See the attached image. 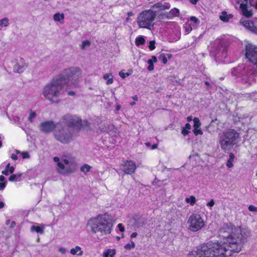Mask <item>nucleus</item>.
Listing matches in <instances>:
<instances>
[{"label": "nucleus", "instance_id": "1", "mask_svg": "<svg viewBox=\"0 0 257 257\" xmlns=\"http://www.w3.org/2000/svg\"><path fill=\"white\" fill-rule=\"evenodd\" d=\"M219 236L224 240L222 244L209 242L204 244L196 250L189 252L188 257H225L238 253L243 247L250 231L231 223L224 224L218 231Z\"/></svg>", "mask_w": 257, "mask_h": 257}, {"label": "nucleus", "instance_id": "2", "mask_svg": "<svg viewBox=\"0 0 257 257\" xmlns=\"http://www.w3.org/2000/svg\"><path fill=\"white\" fill-rule=\"evenodd\" d=\"M87 225L91 231L94 233H100L102 235H106L110 233L112 223L106 214L99 215L97 217L90 219Z\"/></svg>", "mask_w": 257, "mask_h": 257}, {"label": "nucleus", "instance_id": "3", "mask_svg": "<svg viewBox=\"0 0 257 257\" xmlns=\"http://www.w3.org/2000/svg\"><path fill=\"white\" fill-rule=\"evenodd\" d=\"M64 84L57 77L46 85L43 90L44 97L51 102H58V97L63 92Z\"/></svg>", "mask_w": 257, "mask_h": 257}, {"label": "nucleus", "instance_id": "4", "mask_svg": "<svg viewBox=\"0 0 257 257\" xmlns=\"http://www.w3.org/2000/svg\"><path fill=\"white\" fill-rule=\"evenodd\" d=\"M239 134L234 129H228L219 135L218 143L221 149L229 153L236 145L239 139Z\"/></svg>", "mask_w": 257, "mask_h": 257}, {"label": "nucleus", "instance_id": "5", "mask_svg": "<svg viewBox=\"0 0 257 257\" xmlns=\"http://www.w3.org/2000/svg\"><path fill=\"white\" fill-rule=\"evenodd\" d=\"M81 70L77 67H71L64 69L57 77L64 84H73L81 76Z\"/></svg>", "mask_w": 257, "mask_h": 257}, {"label": "nucleus", "instance_id": "6", "mask_svg": "<svg viewBox=\"0 0 257 257\" xmlns=\"http://www.w3.org/2000/svg\"><path fill=\"white\" fill-rule=\"evenodd\" d=\"M156 17V12L152 9L143 11L137 18V23L139 28L151 30L154 27L153 22Z\"/></svg>", "mask_w": 257, "mask_h": 257}, {"label": "nucleus", "instance_id": "7", "mask_svg": "<svg viewBox=\"0 0 257 257\" xmlns=\"http://www.w3.org/2000/svg\"><path fill=\"white\" fill-rule=\"evenodd\" d=\"M78 134L73 128L63 127L61 129L57 128L54 134L55 139L63 144L69 143L73 137L77 136Z\"/></svg>", "mask_w": 257, "mask_h": 257}, {"label": "nucleus", "instance_id": "8", "mask_svg": "<svg viewBox=\"0 0 257 257\" xmlns=\"http://www.w3.org/2000/svg\"><path fill=\"white\" fill-rule=\"evenodd\" d=\"M62 122L67 125L68 128H73L78 133L82 128V119L76 115L66 114L62 117Z\"/></svg>", "mask_w": 257, "mask_h": 257}, {"label": "nucleus", "instance_id": "9", "mask_svg": "<svg viewBox=\"0 0 257 257\" xmlns=\"http://www.w3.org/2000/svg\"><path fill=\"white\" fill-rule=\"evenodd\" d=\"M189 230L196 232L200 230L204 226V222L201 216L197 214H193L189 218L187 222Z\"/></svg>", "mask_w": 257, "mask_h": 257}, {"label": "nucleus", "instance_id": "10", "mask_svg": "<svg viewBox=\"0 0 257 257\" xmlns=\"http://www.w3.org/2000/svg\"><path fill=\"white\" fill-rule=\"evenodd\" d=\"M245 56L249 62L251 63L257 71V46L248 44L245 46Z\"/></svg>", "mask_w": 257, "mask_h": 257}, {"label": "nucleus", "instance_id": "11", "mask_svg": "<svg viewBox=\"0 0 257 257\" xmlns=\"http://www.w3.org/2000/svg\"><path fill=\"white\" fill-rule=\"evenodd\" d=\"M240 74L241 80L245 83L251 84L255 80L257 71L256 69L245 68L242 67Z\"/></svg>", "mask_w": 257, "mask_h": 257}, {"label": "nucleus", "instance_id": "12", "mask_svg": "<svg viewBox=\"0 0 257 257\" xmlns=\"http://www.w3.org/2000/svg\"><path fill=\"white\" fill-rule=\"evenodd\" d=\"M62 160L64 164V172L71 173L74 172L76 168L75 158L71 156H64Z\"/></svg>", "mask_w": 257, "mask_h": 257}, {"label": "nucleus", "instance_id": "13", "mask_svg": "<svg viewBox=\"0 0 257 257\" xmlns=\"http://www.w3.org/2000/svg\"><path fill=\"white\" fill-rule=\"evenodd\" d=\"M55 128H58L54 121L52 120L45 121L41 122L39 125L41 132L48 134L52 132Z\"/></svg>", "mask_w": 257, "mask_h": 257}, {"label": "nucleus", "instance_id": "14", "mask_svg": "<svg viewBox=\"0 0 257 257\" xmlns=\"http://www.w3.org/2000/svg\"><path fill=\"white\" fill-rule=\"evenodd\" d=\"M122 167V171L127 174L134 173L137 168L135 163L132 161L125 162Z\"/></svg>", "mask_w": 257, "mask_h": 257}, {"label": "nucleus", "instance_id": "15", "mask_svg": "<svg viewBox=\"0 0 257 257\" xmlns=\"http://www.w3.org/2000/svg\"><path fill=\"white\" fill-rule=\"evenodd\" d=\"M27 67V64L25 63V60L21 58L20 60L14 65L13 70L15 72L21 73Z\"/></svg>", "mask_w": 257, "mask_h": 257}, {"label": "nucleus", "instance_id": "16", "mask_svg": "<svg viewBox=\"0 0 257 257\" xmlns=\"http://www.w3.org/2000/svg\"><path fill=\"white\" fill-rule=\"evenodd\" d=\"M171 6L169 3H161L158 2L152 6L151 9L154 11V10H156L154 12L158 13L161 11H164L166 10H168L170 8Z\"/></svg>", "mask_w": 257, "mask_h": 257}, {"label": "nucleus", "instance_id": "17", "mask_svg": "<svg viewBox=\"0 0 257 257\" xmlns=\"http://www.w3.org/2000/svg\"><path fill=\"white\" fill-rule=\"evenodd\" d=\"M193 132L195 136L198 135H202L203 132L200 128L201 123L198 117H194L193 119Z\"/></svg>", "mask_w": 257, "mask_h": 257}, {"label": "nucleus", "instance_id": "18", "mask_svg": "<svg viewBox=\"0 0 257 257\" xmlns=\"http://www.w3.org/2000/svg\"><path fill=\"white\" fill-rule=\"evenodd\" d=\"M247 1H245L244 0V2H245V4L244 3H242V4H241L240 5V8L241 10V11H242V13L243 14V16L246 17H250L252 15V11L251 10H247V7H246V4L247 3ZM249 3L250 2H251L252 3V0H249Z\"/></svg>", "mask_w": 257, "mask_h": 257}, {"label": "nucleus", "instance_id": "19", "mask_svg": "<svg viewBox=\"0 0 257 257\" xmlns=\"http://www.w3.org/2000/svg\"><path fill=\"white\" fill-rule=\"evenodd\" d=\"M114 126L113 124L110 123H107L104 125V127H103L101 129V131L102 132H106L110 135H114V134L116 132L114 131L113 132V130H114Z\"/></svg>", "mask_w": 257, "mask_h": 257}, {"label": "nucleus", "instance_id": "20", "mask_svg": "<svg viewBox=\"0 0 257 257\" xmlns=\"http://www.w3.org/2000/svg\"><path fill=\"white\" fill-rule=\"evenodd\" d=\"M53 160L55 162L57 163V171L59 173L62 174L63 173V170L64 168V164L62 162V160H61V161H60V158L58 157H55L53 158Z\"/></svg>", "mask_w": 257, "mask_h": 257}, {"label": "nucleus", "instance_id": "21", "mask_svg": "<svg viewBox=\"0 0 257 257\" xmlns=\"http://www.w3.org/2000/svg\"><path fill=\"white\" fill-rule=\"evenodd\" d=\"M179 14V10L177 8L172 9L169 12L167 13L166 18L171 19L175 17H177Z\"/></svg>", "mask_w": 257, "mask_h": 257}, {"label": "nucleus", "instance_id": "22", "mask_svg": "<svg viewBox=\"0 0 257 257\" xmlns=\"http://www.w3.org/2000/svg\"><path fill=\"white\" fill-rule=\"evenodd\" d=\"M233 17V16L231 14L227 15V13L225 11H223L221 13V15L220 16V19L224 22H227L229 20Z\"/></svg>", "mask_w": 257, "mask_h": 257}, {"label": "nucleus", "instance_id": "23", "mask_svg": "<svg viewBox=\"0 0 257 257\" xmlns=\"http://www.w3.org/2000/svg\"><path fill=\"white\" fill-rule=\"evenodd\" d=\"M103 78L107 80L106 84L110 85L113 82V77L111 73H107L103 75Z\"/></svg>", "mask_w": 257, "mask_h": 257}, {"label": "nucleus", "instance_id": "24", "mask_svg": "<svg viewBox=\"0 0 257 257\" xmlns=\"http://www.w3.org/2000/svg\"><path fill=\"white\" fill-rule=\"evenodd\" d=\"M44 225L43 224H42L41 225V226H36L33 225L31 227V231H36L37 233H43V229H44Z\"/></svg>", "mask_w": 257, "mask_h": 257}, {"label": "nucleus", "instance_id": "25", "mask_svg": "<svg viewBox=\"0 0 257 257\" xmlns=\"http://www.w3.org/2000/svg\"><path fill=\"white\" fill-rule=\"evenodd\" d=\"M79 251V252L77 254L78 255H81L83 254V251L81 250V248L79 246H76L75 248H73L71 249L70 250V253L73 254L75 255L77 254V252L78 251Z\"/></svg>", "mask_w": 257, "mask_h": 257}, {"label": "nucleus", "instance_id": "26", "mask_svg": "<svg viewBox=\"0 0 257 257\" xmlns=\"http://www.w3.org/2000/svg\"><path fill=\"white\" fill-rule=\"evenodd\" d=\"M53 19L54 21L57 22H61V21H63L64 19V14L63 13H56L55 15H54Z\"/></svg>", "mask_w": 257, "mask_h": 257}, {"label": "nucleus", "instance_id": "27", "mask_svg": "<svg viewBox=\"0 0 257 257\" xmlns=\"http://www.w3.org/2000/svg\"><path fill=\"white\" fill-rule=\"evenodd\" d=\"M115 254V250L114 249H108L103 253V257H111Z\"/></svg>", "mask_w": 257, "mask_h": 257}, {"label": "nucleus", "instance_id": "28", "mask_svg": "<svg viewBox=\"0 0 257 257\" xmlns=\"http://www.w3.org/2000/svg\"><path fill=\"white\" fill-rule=\"evenodd\" d=\"M234 157H235V156L233 153H231L229 154V159L228 160L227 164H226V166L228 168H231L233 167V165L232 162L234 161Z\"/></svg>", "mask_w": 257, "mask_h": 257}, {"label": "nucleus", "instance_id": "29", "mask_svg": "<svg viewBox=\"0 0 257 257\" xmlns=\"http://www.w3.org/2000/svg\"><path fill=\"white\" fill-rule=\"evenodd\" d=\"M242 67V66H238L237 68H233V70L231 72L232 74L234 76L240 77V72L241 71Z\"/></svg>", "mask_w": 257, "mask_h": 257}, {"label": "nucleus", "instance_id": "30", "mask_svg": "<svg viewBox=\"0 0 257 257\" xmlns=\"http://www.w3.org/2000/svg\"><path fill=\"white\" fill-rule=\"evenodd\" d=\"M92 167L88 164H84L81 168L80 171L86 174L87 172H89Z\"/></svg>", "mask_w": 257, "mask_h": 257}, {"label": "nucleus", "instance_id": "31", "mask_svg": "<svg viewBox=\"0 0 257 257\" xmlns=\"http://www.w3.org/2000/svg\"><path fill=\"white\" fill-rule=\"evenodd\" d=\"M185 201L191 205L193 206L196 203V198L194 196L192 195L189 198H186Z\"/></svg>", "mask_w": 257, "mask_h": 257}, {"label": "nucleus", "instance_id": "32", "mask_svg": "<svg viewBox=\"0 0 257 257\" xmlns=\"http://www.w3.org/2000/svg\"><path fill=\"white\" fill-rule=\"evenodd\" d=\"M135 42L136 45L138 46L144 44L145 43V40L142 36H140L136 38Z\"/></svg>", "mask_w": 257, "mask_h": 257}, {"label": "nucleus", "instance_id": "33", "mask_svg": "<svg viewBox=\"0 0 257 257\" xmlns=\"http://www.w3.org/2000/svg\"><path fill=\"white\" fill-rule=\"evenodd\" d=\"M9 25V19L7 18H5L0 20V26L2 27H7Z\"/></svg>", "mask_w": 257, "mask_h": 257}, {"label": "nucleus", "instance_id": "34", "mask_svg": "<svg viewBox=\"0 0 257 257\" xmlns=\"http://www.w3.org/2000/svg\"><path fill=\"white\" fill-rule=\"evenodd\" d=\"M90 46V42L88 40H85L82 42L80 48L82 50H84L86 47Z\"/></svg>", "mask_w": 257, "mask_h": 257}, {"label": "nucleus", "instance_id": "35", "mask_svg": "<svg viewBox=\"0 0 257 257\" xmlns=\"http://www.w3.org/2000/svg\"><path fill=\"white\" fill-rule=\"evenodd\" d=\"M82 128L86 130L87 131L89 130L90 126L89 122L86 120H84L83 122L82 121Z\"/></svg>", "mask_w": 257, "mask_h": 257}, {"label": "nucleus", "instance_id": "36", "mask_svg": "<svg viewBox=\"0 0 257 257\" xmlns=\"http://www.w3.org/2000/svg\"><path fill=\"white\" fill-rule=\"evenodd\" d=\"M159 59L161 60L164 64H166L167 62V59L166 56L164 54H161L159 56Z\"/></svg>", "mask_w": 257, "mask_h": 257}, {"label": "nucleus", "instance_id": "37", "mask_svg": "<svg viewBox=\"0 0 257 257\" xmlns=\"http://www.w3.org/2000/svg\"><path fill=\"white\" fill-rule=\"evenodd\" d=\"M135 247V243L134 241H131V243L126 244L124 247L126 249H131L134 248Z\"/></svg>", "mask_w": 257, "mask_h": 257}, {"label": "nucleus", "instance_id": "38", "mask_svg": "<svg viewBox=\"0 0 257 257\" xmlns=\"http://www.w3.org/2000/svg\"><path fill=\"white\" fill-rule=\"evenodd\" d=\"M149 48L151 50H153L155 49V41H151L150 42Z\"/></svg>", "mask_w": 257, "mask_h": 257}, {"label": "nucleus", "instance_id": "39", "mask_svg": "<svg viewBox=\"0 0 257 257\" xmlns=\"http://www.w3.org/2000/svg\"><path fill=\"white\" fill-rule=\"evenodd\" d=\"M36 116V113L35 112H31V113L30 114V115L29 116V120L31 122H32L33 120L35 118Z\"/></svg>", "mask_w": 257, "mask_h": 257}, {"label": "nucleus", "instance_id": "40", "mask_svg": "<svg viewBox=\"0 0 257 257\" xmlns=\"http://www.w3.org/2000/svg\"><path fill=\"white\" fill-rule=\"evenodd\" d=\"M248 209L249 211L257 212V207H255L254 205H250L248 206Z\"/></svg>", "mask_w": 257, "mask_h": 257}, {"label": "nucleus", "instance_id": "41", "mask_svg": "<svg viewBox=\"0 0 257 257\" xmlns=\"http://www.w3.org/2000/svg\"><path fill=\"white\" fill-rule=\"evenodd\" d=\"M21 155L23 159H29L30 157L29 154L27 152H23L21 153Z\"/></svg>", "mask_w": 257, "mask_h": 257}, {"label": "nucleus", "instance_id": "42", "mask_svg": "<svg viewBox=\"0 0 257 257\" xmlns=\"http://www.w3.org/2000/svg\"><path fill=\"white\" fill-rule=\"evenodd\" d=\"M10 166V164L9 163L7 165V166L6 167V169L4 171H2V174H3L5 175H8V172H9V169Z\"/></svg>", "mask_w": 257, "mask_h": 257}, {"label": "nucleus", "instance_id": "43", "mask_svg": "<svg viewBox=\"0 0 257 257\" xmlns=\"http://www.w3.org/2000/svg\"><path fill=\"white\" fill-rule=\"evenodd\" d=\"M189 133H190V131L189 130H188L187 129H186V128H185V127L182 128L181 133L183 136H185L187 135Z\"/></svg>", "mask_w": 257, "mask_h": 257}, {"label": "nucleus", "instance_id": "44", "mask_svg": "<svg viewBox=\"0 0 257 257\" xmlns=\"http://www.w3.org/2000/svg\"><path fill=\"white\" fill-rule=\"evenodd\" d=\"M17 175H15V174H13L9 177V181H10L11 182L16 181L17 180Z\"/></svg>", "mask_w": 257, "mask_h": 257}, {"label": "nucleus", "instance_id": "45", "mask_svg": "<svg viewBox=\"0 0 257 257\" xmlns=\"http://www.w3.org/2000/svg\"><path fill=\"white\" fill-rule=\"evenodd\" d=\"M119 75L122 78H124L126 76H129L130 74L128 73H124L122 71H120L119 73Z\"/></svg>", "mask_w": 257, "mask_h": 257}, {"label": "nucleus", "instance_id": "46", "mask_svg": "<svg viewBox=\"0 0 257 257\" xmlns=\"http://www.w3.org/2000/svg\"><path fill=\"white\" fill-rule=\"evenodd\" d=\"M251 32L257 34V23H253V27H252V29H251Z\"/></svg>", "mask_w": 257, "mask_h": 257}, {"label": "nucleus", "instance_id": "47", "mask_svg": "<svg viewBox=\"0 0 257 257\" xmlns=\"http://www.w3.org/2000/svg\"><path fill=\"white\" fill-rule=\"evenodd\" d=\"M248 20L240 21V23L246 28H247L248 25Z\"/></svg>", "mask_w": 257, "mask_h": 257}, {"label": "nucleus", "instance_id": "48", "mask_svg": "<svg viewBox=\"0 0 257 257\" xmlns=\"http://www.w3.org/2000/svg\"><path fill=\"white\" fill-rule=\"evenodd\" d=\"M253 23L252 22L249 21L248 25L247 27V29L251 31V29H252V27H253Z\"/></svg>", "mask_w": 257, "mask_h": 257}, {"label": "nucleus", "instance_id": "49", "mask_svg": "<svg viewBox=\"0 0 257 257\" xmlns=\"http://www.w3.org/2000/svg\"><path fill=\"white\" fill-rule=\"evenodd\" d=\"M190 20L191 21L193 22L194 23L196 24H198L199 22V20L195 17L194 16H192L190 18Z\"/></svg>", "mask_w": 257, "mask_h": 257}, {"label": "nucleus", "instance_id": "50", "mask_svg": "<svg viewBox=\"0 0 257 257\" xmlns=\"http://www.w3.org/2000/svg\"><path fill=\"white\" fill-rule=\"evenodd\" d=\"M185 29H186V32H187L188 33H189L190 31H192V28L191 26H190V25H186Z\"/></svg>", "mask_w": 257, "mask_h": 257}, {"label": "nucleus", "instance_id": "51", "mask_svg": "<svg viewBox=\"0 0 257 257\" xmlns=\"http://www.w3.org/2000/svg\"><path fill=\"white\" fill-rule=\"evenodd\" d=\"M117 227L119 229V230L121 231V232H123L124 231V227L123 226V225H122V224L121 223H119L118 225H117Z\"/></svg>", "mask_w": 257, "mask_h": 257}, {"label": "nucleus", "instance_id": "52", "mask_svg": "<svg viewBox=\"0 0 257 257\" xmlns=\"http://www.w3.org/2000/svg\"><path fill=\"white\" fill-rule=\"evenodd\" d=\"M214 205V201L211 199L209 202L207 203V205L209 207H212Z\"/></svg>", "mask_w": 257, "mask_h": 257}, {"label": "nucleus", "instance_id": "53", "mask_svg": "<svg viewBox=\"0 0 257 257\" xmlns=\"http://www.w3.org/2000/svg\"><path fill=\"white\" fill-rule=\"evenodd\" d=\"M6 187V182H0V190H3Z\"/></svg>", "mask_w": 257, "mask_h": 257}, {"label": "nucleus", "instance_id": "54", "mask_svg": "<svg viewBox=\"0 0 257 257\" xmlns=\"http://www.w3.org/2000/svg\"><path fill=\"white\" fill-rule=\"evenodd\" d=\"M59 251L62 254H64L66 252V249L64 247H60L59 248Z\"/></svg>", "mask_w": 257, "mask_h": 257}, {"label": "nucleus", "instance_id": "55", "mask_svg": "<svg viewBox=\"0 0 257 257\" xmlns=\"http://www.w3.org/2000/svg\"><path fill=\"white\" fill-rule=\"evenodd\" d=\"M154 69V65L153 64H151V65H149V66L148 67V70L149 71H152Z\"/></svg>", "mask_w": 257, "mask_h": 257}, {"label": "nucleus", "instance_id": "56", "mask_svg": "<svg viewBox=\"0 0 257 257\" xmlns=\"http://www.w3.org/2000/svg\"><path fill=\"white\" fill-rule=\"evenodd\" d=\"M11 158L13 160H17V159H18V157L17 156V155L15 154H12L11 155Z\"/></svg>", "mask_w": 257, "mask_h": 257}, {"label": "nucleus", "instance_id": "57", "mask_svg": "<svg viewBox=\"0 0 257 257\" xmlns=\"http://www.w3.org/2000/svg\"><path fill=\"white\" fill-rule=\"evenodd\" d=\"M185 128H186V129H187L188 130H189L191 129V126L190 125V123H187L186 124H185V126L184 127Z\"/></svg>", "mask_w": 257, "mask_h": 257}, {"label": "nucleus", "instance_id": "58", "mask_svg": "<svg viewBox=\"0 0 257 257\" xmlns=\"http://www.w3.org/2000/svg\"><path fill=\"white\" fill-rule=\"evenodd\" d=\"M166 14L167 13H161L159 15V17L161 19L166 18Z\"/></svg>", "mask_w": 257, "mask_h": 257}, {"label": "nucleus", "instance_id": "59", "mask_svg": "<svg viewBox=\"0 0 257 257\" xmlns=\"http://www.w3.org/2000/svg\"><path fill=\"white\" fill-rule=\"evenodd\" d=\"M151 60H152L153 62L156 63L157 62V58L156 56H153L152 57V58L150 59Z\"/></svg>", "mask_w": 257, "mask_h": 257}, {"label": "nucleus", "instance_id": "60", "mask_svg": "<svg viewBox=\"0 0 257 257\" xmlns=\"http://www.w3.org/2000/svg\"><path fill=\"white\" fill-rule=\"evenodd\" d=\"M68 94L69 96H74L75 95V92L74 91H69L68 92Z\"/></svg>", "mask_w": 257, "mask_h": 257}, {"label": "nucleus", "instance_id": "61", "mask_svg": "<svg viewBox=\"0 0 257 257\" xmlns=\"http://www.w3.org/2000/svg\"><path fill=\"white\" fill-rule=\"evenodd\" d=\"M14 171V168L13 167H9V172H10V173H13Z\"/></svg>", "mask_w": 257, "mask_h": 257}, {"label": "nucleus", "instance_id": "62", "mask_svg": "<svg viewBox=\"0 0 257 257\" xmlns=\"http://www.w3.org/2000/svg\"><path fill=\"white\" fill-rule=\"evenodd\" d=\"M137 235H138V233L137 232H133V233H132V234L131 235V237L132 238H134V237H136Z\"/></svg>", "mask_w": 257, "mask_h": 257}, {"label": "nucleus", "instance_id": "63", "mask_svg": "<svg viewBox=\"0 0 257 257\" xmlns=\"http://www.w3.org/2000/svg\"><path fill=\"white\" fill-rule=\"evenodd\" d=\"M5 180V178L4 176H3V175L0 176V181H1L2 182H4Z\"/></svg>", "mask_w": 257, "mask_h": 257}, {"label": "nucleus", "instance_id": "64", "mask_svg": "<svg viewBox=\"0 0 257 257\" xmlns=\"http://www.w3.org/2000/svg\"><path fill=\"white\" fill-rule=\"evenodd\" d=\"M251 6L254 7V8L257 10V2L255 4H252L251 2L250 3Z\"/></svg>", "mask_w": 257, "mask_h": 257}]
</instances>
